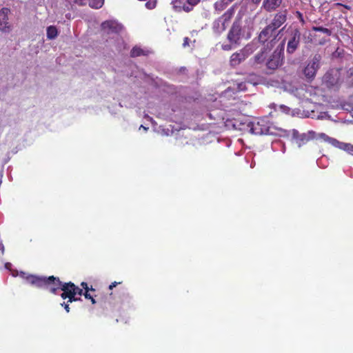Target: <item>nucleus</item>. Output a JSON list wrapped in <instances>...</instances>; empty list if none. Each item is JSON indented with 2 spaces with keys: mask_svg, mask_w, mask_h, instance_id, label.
Wrapping results in <instances>:
<instances>
[{
  "mask_svg": "<svg viewBox=\"0 0 353 353\" xmlns=\"http://www.w3.org/2000/svg\"><path fill=\"white\" fill-rule=\"evenodd\" d=\"M58 35V30L54 26H50L47 28V37L48 39H54Z\"/></svg>",
  "mask_w": 353,
  "mask_h": 353,
  "instance_id": "17",
  "label": "nucleus"
},
{
  "mask_svg": "<svg viewBox=\"0 0 353 353\" xmlns=\"http://www.w3.org/2000/svg\"><path fill=\"white\" fill-rule=\"evenodd\" d=\"M140 128H143V130H148V128H147L144 127V126H143V125H141V127H140Z\"/></svg>",
  "mask_w": 353,
  "mask_h": 353,
  "instance_id": "36",
  "label": "nucleus"
},
{
  "mask_svg": "<svg viewBox=\"0 0 353 353\" xmlns=\"http://www.w3.org/2000/svg\"><path fill=\"white\" fill-rule=\"evenodd\" d=\"M81 285H82V286H83V288L85 290V291H86V290H88V285H87V283H86L83 282V283H81Z\"/></svg>",
  "mask_w": 353,
  "mask_h": 353,
  "instance_id": "31",
  "label": "nucleus"
},
{
  "mask_svg": "<svg viewBox=\"0 0 353 353\" xmlns=\"http://www.w3.org/2000/svg\"><path fill=\"white\" fill-rule=\"evenodd\" d=\"M232 14V10H228L224 14L214 21L212 29L215 33L220 34L225 30Z\"/></svg>",
  "mask_w": 353,
  "mask_h": 353,
  "instance_id": "5",
  "label": "nucleus"
},
{
  "mask_svg": "<svg viewBox=\"0 0 353 353\" xmlns=\"http://www.w3.org/2000/svg\"><path fill=\"white\" fill-rule=\"evenodd\" d=\"M61 305L64 307V308L67 312H70V307H69V305L68 303H63L61 304Z\"/></svg>",
  "mask_w": 353,
  "mask_h": 353,
  "instance_id": "28",
  "label": "nucleus"
},
{
  "mask_svg": "<svg viewBox=\"0 0 353 353\" xmlns=\"http://www.w3.org/2000/svg\"><path fill=\"white\" fill-rule=\"evenodd\" d=\"M250 132L256 135L271 134L279 137H288L290 132L287 130L270 124L267 120L261 119L257 121L250 122L248 124Z\"/></svg>",
  "mask_w": 353,
  "mask_h": 353,
  "instance_id": "2",
  "label": "nucleus"
},
{
  "mask_svg": "<svg viewBox=\"0 0 353 353\" xmlns=\"http://www.w3.org/2000/svg\"><path fill=\"white\" fill-rule=\"evenodd\" d=\"M116 285H117V283H116V282L112 283L110 285L109 288H110V290H112V289L113 288H114Z\"/></svg>",
  "mask_w": 353,
  "mask_h": 353,
  "instance_id": "32",
  "label": "nucleus"
},
{
  "mask_svg": "<svg viewBox=\"0 0 353 353\" xmlns=\"http://www.w3.org/2000/svg\"><path fill=\"white\" fill-rule=\"evenodd\" d=\"M88 0H69L70 3H77L78 5H84L86 3Z\"/></svg>",
  "mask_w": 353,
  "mask_h": 353,
  "instance_id": "24",
  "label": "nucleus"
},
{
  "mask_svg": "<svg viewBox=\"0 0 353 353\" xmlns=\"http://www.w3.org/2000/svg\"><path fill=\"white\" fill-rule=\"evenodd\" d=\"M0 250H1L2 252H3V250H4V247L1 242H0Z\"/></svg>",
  "mask_w": 353,
  "mask_h": 353,
  "instance_id": "33",
  "label": "nucleus"
},
{
  "mask_svg": "<svg viewBox=\"0 0 353 353\" xmlns=\"http://www.w3.org/2000/svg\"><path fill=\"white\" fill-rule=\"evenodd\" d=\"M336 71L327 72L323 77V81L328 87L336 85L338 82V76Z\"/></svg>",
  "mask_w": 353,
  "mask_h": 353,
  "instance_id": "15",
  "label": "nucleus"
},
{
  "mask_svg": "<svg viewBox=\"0 0 353 353\" xmlns=\"http://www.w3.org/2000/svg\"><path fill=\"white\" fill-rule=\"evenodd\" d=\"M230 2L228 0H220L214 3V8L218 11H222Z\"/></svg>",
  "mask_w": 353,
  "mask_h": 353,
  "instance_id": "18",
  "label": "nucleus"
},
{
  "mask_svg": "<svg viewBox=\"0 0 353 353\" xmlns=\"http://www.w3.org/2000/svg\"><path fill=\"white\" fill-rule=\"evenodd\" d=\"M11 266V264L10 263H8L6 264V268H9Z\"/></svg>",
  "mask_w": 353,
  "mask_h": 353,
  "instance_id": "34",
  "label": "nucleus"
},
{
  "mask_svg": "<svg viewBox=\"0 0 353 353\" xmlns=\"http://www.w3.org/2000/svg\"><path fill=\"white\" fill-rule=\"evenodd\" d=\"M321 57L316 54L312 61L307 65L304 69V74L307 79H312L316 74V71L319 68Z\"/></svg>",
  "mask_w": 353,
  "mask_h": 353,
  "instance_id": "8",
  "label": "nucleus"
},
{
  "mask_svg": "<svg viewBox=\"0 0 353 353\" xmlns=\"http://www.w3.org/2000/svg\"><path fill=\"white\" fill-rule=\"evenodd\" d=\"M240 32L241 28L239 26L234 25L232 27L228 34V39L231 43H237L238 41L240 39Z\"/></svg>",
  "mask_w": 353,
  "mask_h": 353,
  "instance_id": "14",
  "label": "nucleus"
},
{
  "mask_svg": "<svg viewBox=\"0 0 353 353\" xmlns=\"http://www.w3.org/2000/svg\"><path fill=\"white\" fill-rule=\"evenodd\" d=\"M26 279L28 283L39 288L45 287L52 293H56L57 289H61L63 291L61 296L64 299L68 298V302L70 303L79 300L80 299L75 298V295H81L83 291L74 283L71 282L63 283L53 276L46 278L29 275L26 277Z\"/></svg>",
  "mask_w": 353,
  "mask_h": 353,
  "instance_id": "1",
  "label": "nucleus"
},
{
  "mask_svg": "<svg viewBox=\"0 0 353 353\" xmlns=\"http://www.w3.org/2000/svg\"><path fill=\"white\" fill-rule=\"evenodd\" d=\"M200 0H188V2L191 6H194L199 2Z\"/></svg>",
  "mask_w": 353,
  "mask_h": 353,
  "instance_id": "26",
  "label": "nucleus"
},
{
  "mask_svg": "<svg viewBox=\"0 0 353 353\" xmlns=\"http://www.w3.org/2000/svg\"><path fill=\"white\" fill-rule=\"evenodd\" d=\"M283 60V52L281 49L276 50L268 59L266 65L268 69L275 70L281 65Z\"/></svg>",
  "mask_w": 353,
  "mask_h": 353,
  "instance_id": "6",
  "label": "nucleus"
},
{
  "mask_svg": "<svg viewBox=\"0 0 353 353\" xmlns=\"http://www.w3.org/2000/svg\"><path fill=\"white\" fill-rule=\"evenodd\" d=\"M248 83H250V84H252V85H254V84H256V83H255V82H251V81H248Z\"/></svg>",
  "mask_w": 353,
  "mask_h": 353,
  "instance_id": "37",
  "label": "nucleus"
},
{
  "mask_svg": "<svg viewBox=\"0 0 353 353\" xmlns=\"http://www.w3.org/2000/svg\"><path fill=\"white\" fill-rule=\"evenodd\" d=\"M286 21V13L285 11L277 13L272 23L270 24V26L274 30H276L281 25H283Z\"/></svg>",
  "mask_w": 353,
  "mask_h": 353,
  "instance_id": "13",
  "label": "nucleus"
},
{
  "mask_svg": "<svg viewBox=\"0 0 353 353\" xmlns=\"http://www.w3.org/2000/svg\"><path fill=\"white\" fill-rule=\"evenodd\" d=\"M101 29L103 34L108 37L107 41L113 39L114 45L119 49L123 47V39L122 34L123 26L117 21L110 20L102 23Z\"/></svg>",
  "mask_w": 353,
  "mask_h": 353,
  "instance_id": "3",
  "label": "nucleus"
},
{
  "mask_svg": "<svg viewBox=\"0 0 353 353\" xmlns=\"http://www.w3.org/2000/svg\"><path fill=\"white\" fill-rule=\"evenodd\" d=\"M237 89L239 91H245V90H247V87H246L245 83L241 82V83H238L237 84Z\"/></svg>",
  "mask_w": 353,
  "mask_h": 353,
  "instance_id": "23",
  "label": "nucleus"
},
{
  "mask_svg": "<svg viewBox=\"0 0 353 353\" xmlns=\"http://www.w3.org/2000/svg\"><path fill=\"white\" fill-rule=\"evenodd\" d=\"M222 48L224 50H230L232 49V46L230 44L223 45Z\"/></svg>",
  "mask_w": 353,
  "mask_h": 353,
  "instance_id": "27",
  "label": "nucleus"
},
{
  "mask_svg": "<svg viewBox=\"0 0 353 353\" xmlns=\"http://www.w3.org/2000/svg\"><path fill=\"white\" fill-rule=\"evenodd\" d=\"M292 135L299 148L314 138V132L313 131H310L307 133L299 134L296 130L294 129L292 130Z\"/></svg>",
  "mask_w": 353,
  "mask_h": 353,
  "instance_id": "9",
  "label": "nucleus"
},
{
  "mask_svg": "<svg viewBox=\"0 0 353 353\" xmlns=\"http://www.w3.org/2000/svg\"><path fill=\"white\" fill-rule=\"evenodd\" d=\"M89 6L91 8L98 9L102 7L104 3V0H88Z\"/></svg>",
  "mask_w": 353,
  "mask_h": 353,
  "instance_id": "19",
  "label": "nucleus"
},
{
  "mask_svg": "<svg viewBox=\"0 0 353 353\" xmlns=\"http://www.w3.org/2000/svg\"><path fill=\"white\" fill-rule=\"evenodd\" d=\"M84 296L85 299H90L92 298V296L88 293V290L85 291L84 293Z\"/></svg>",
  "mask_w": 353,
  "mask_h": 353,
  "instance_id": "29",
  "label": "nucleus"
},
{
  "mask_svg": "<svg viewBox=\"0 0 353 353\" xmlns=\"http://www.w3.org/2000/svg\"><path fill=\"white\" fill-rule=\"evenodd\" d=\"M252 1H253L254 2H255V3H258V2H259V1H260V0H252Z\"/></svg>",
  "mask_w": 353,
  "mask_h": 353,
  "instance_id": "38",
  "label": "nucleus"
},
{
  "mask_svg": "<svg viewBox=\"0 0 353 353\" xmlns=\"http://www.w3.org/2000/svg\"><path fill=\"white\" fill-rule=\"evenodd\" d=\"M277 34L276 30H274L272 26L269 25L260 32L259 40L262 43L270 40L272 43L276 39Z\"/></svg>",
  "mask_w": 353,
  "mask_h": 353,
  "instance_id": "10",
  "label": "nucleus"
},
{
  "mask_svg": "<svg viewBox=\"0 0 353 353\" xmlns=\"http://www.w3.org/2000/svg\"><path fill=\"white\" fill-rule=\"evenodd\" d=\"M282 0H263L262 8L268 12H272L278 8Z\"/></svg>",
  "mask_w": 353,
  "mask_h": 353,
  "instance_id": "16",
  "label": "nucleus"
},
{
  "mask_svg": "<svg viewBox=\"0 0 353 353\" xmlns=\"http://www.w3.org/2000/svg\"><path fill=\"white\" fill-rule=\"evenodd\" d=\"M257 48L255 43L248 44L243 50L239 52L232 54L230 57V64L236 66L244 61L249 55L253 53Z\"/></svg>",
  "mask_w": 353,
  "mask_h": 353,
  "instance_id": "4",
  "label": "nucleus"
},
{
  "mask_svg": "<svg viewBox=\"0 0 353 353\" xmlns=\"http://www.w3.org/2000/svg\"><path fill=\"white\" fill-rule=\"evenodd\" d=\"M279 108L281 111L283 112H288L289 111L288 108L285 105H279Z\"/></svg>",
  "mask_w": 353,
  "mask_h": 353,
  "instance_id": "25",
  "label": "nucleus"
},
{
  "mask_svg": "<svg viewBox=\"0 0 353 353\" xmlns=\"http://www.w3.org/2000/svg\"><path fill=\"white\" fill-rule=\"evenodd\" d=\"M131 56L132 57H139L142 54H144L143 50L139 47L135 46L131 50Z\"/></svg>",
  "mask_w": 353,
  "mask_h": 353,
  "instance_id": "21",
  "label": "nucleus"
},
{
  "mask_svg": "<svg viewBox=\"0 0 353 353\" xmlns=\"http://www.w3.org/2000/svg\"><path fill=\"white\" fill-rule=\"evenodd\" d=\"M352 146L353 147V145H352ZM347 152L349 153L353 154V151H347Z\"/></svg>",
  "mask_w": 353,
  "mask_h": 353,
  "instance_id": "39",
  "label": "nucleus"
},
{
  "mask_svg": "<svg viewBox=\"0 0 353 353\" xmlns=\"http://www.w3.org/2000/svg\"><path fill=\"white\" fill-rule=\"evenodd\" d=\"M188 41H189L188 38L185 37V38L184 39L183 46L184 47H185V46H188Z\"/></svg>",
  "mask_w": 353,
  "mask_h": 353,
  "instance_id": "30",
  "label": "nucleus"
},
{
  "mask_svg": "<svg viewBox=\"0 0 353 353\" xmlns=\"http://www.w3.org/2000/svg\"><path fill=\"white\" fill-rule=\"evenodd\" d=\"M318 137L330 143L335 148H338L345 151H353V147L352 146V144L341 142L336 139L328 137L325 133H320L318 135Z\"/></svg>",
  "mask_w": 353,
  "mask_h": 353,
  "instance_id": "7",
  "label": "nucleus"
},
{
  "mask_svg": "<svg viewBox=\"0 0 353 353\" xmlns=\"http://www.w3.org/2000/svg\"><path fill=\"white\" fill-rule=\"evenodd\" d=\"M92 303L94 304L95 303V300L94 299V298L92 296V298L90 299Z\"/></svg>",
  "mask_w": 353,
  "mask_h": 353,
  "instance_id": "35",
  "label": "nucleus"
},
{
  "mask_svg": "<svg viewBox=\"0 0 353 353\" xmlns=\"http://www.w3.org/2000/svg\"><path fill=\"white\" fill-rule=\"evenodd\" d=\"M157 6V0H148L145 3V7L148 9H154Z\"/></svg>",
  "mask_w": 353,
  "mask_h": 353,
  "instance_id": "22",
  "label": "nucleus"
},
{
  "mask_svg": "<svg viewBox=\"0 0 353 353\" xmlns=\"http://www.w3.org/2000/svg\"><path fill=\"white\" fill-rule=\"evenodd\" d=\"M265 59V54L264 52H261V53H258L254 56L253 65H257L261 63L264 61Z\"/></svg>",
  "mask_w": 353,
  "mask_h": 353,
  "instance_id": "20",
  "label": "nucleus"
},
{
  "mask_svg": "<svg viewBox=\"0 0 353 353\" xmlns=\"http://www.w3.org/2000/svg\"><path fill=\"white\" fill-rule=\"evenodd\" d=\"M10 10L3 8L0 10V30L2 32H8L10 30V26L8 21Z\"/></svg>",
  "mask_w": 353,
  "mask_h": 353,
  "instance_id": "12",
  "label": "nucleus"
},
{
  "mask_svg": "<svg viewBox=\"0 0 353 353\" xmlns=\"http://www.w3.org/2000/svg\"><path fill=\"white\" fill-rule=\"evenodd\" d=\"M300 32L297 30L292 32L291 38L288 42L287 52L292 54L297 49L300 42Z\"/></svg>",
  "mask_w": 353,
  "mask_h": 353,
  "instance_id": "11",
  "label": "nucleus"
}]
</instances>
